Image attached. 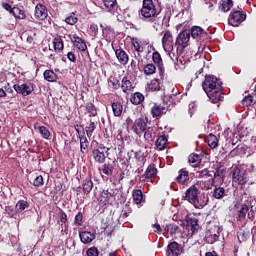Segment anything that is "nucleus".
I'll return each instance as SVG.
<instances>
[{
	"label": "nucleus",
	"instance_id": "nucleus-32",
	"mask_svg": "<svg viewBox=\"0 0 256 256\" xmlns=\"http://www.w3.org/2000/svg\"><path fill=\"white\" fill-rule=\"evenodd\" d=\"M82 191L84 195H89L93 191V180H91V177H87L82 181Z\"/></svg>",
	"mask_w": 256,
	"mask_h": 256
},
{
	"label": "nucleus",
	"instance_id": "nucleus-24",
	"mask_svg": "<svg viewBox=\"0 0 256 256\" xmlns=\"http://www.w3.org/2000/svg\"><path fill=\"white\" fill-rule=\"evenodd\" d=\"M115 165V161L104 162L102 165V173L106 175V177H113Z\"/></svg>",
	"mask_w": 256,
	"mask_h": 256
},
{
	"label": "nucleus",
	"instance_id": "nucleus-55",
	"mask_svg": "<svg viewBox=\"0 0 256 256\" xmlns=\"http://www.w3.org/2000/svg\"><path fill=\"white\" fill-rule=\"evenodd\" d=\"M77 21H79V18H77L75 14H72L65 18V23H67V25H75Z\"/></svg>",
	"mask_w": 256,
	"mask_h": 256
},
{
	"label": "nucleus",
	"instance_id": "nucleus-62",
	"mask_svg": "<svg viewBox=\"0 0 256 256\" xmlns=\"http://www.w3.org/2000/svg\"><path fill=\"white\" fill-rule=\"evenodd\" d=\"M90 31H91L92 33H94V35H95V37H96V35L99 33V26H98L97 24H95V23H92V24L90 25Z\"/></svg>",
	"mask_w": 256,
	"mask_h": 256
},
{
	"label": "nucleus",
	"instance_id": "nucleus-61",
	"mask_svg": "<svg viewBox=\"0 0 256 256\" xmlns=\"http://www.w3.org/2000/svg\"><path fill=\"white\" fill-rule=\"evenodd\" d=\"M74 129H75L76 133L78 134V137L80 135H83V131H85V129H83V126L79 125V124L74 125Z\"/></svg>",
	"mask_w": 256,
	"mask_h": 256
},
{
	"label": "nucleus",
	"instance_id": "nucleus-7",
	"mask_svg": "<svg viewBox=\"0 0 256 256\" xmlns=\"http://www.w3.org/2000/svg\"><path fill=\"white\" fill-rule=\"evenodd\" d=\"M13 89L23 97H28V95H31L35 91V84L31 81H26L23 84H14Z\"/></svg>",
	"mask_w": 256,
	"mask_h": 256
},
{
	"label": "nucleus",
	"instance_id": "nucleus-1",
	"mask_svg": "<svg viewBox=\"0 0 256 256\" xmlns=\"http://www.w3.org/2000/svg\"><path fill=\"white\" fill-rule=\"evenodd\" d=\"M203 91L211 103H219L225 99L223 96V81L214 75H206L202 82Z\"/></svg>",
	"mask_w": 256,
	"mask_h": 256
},
{
	"label": "nucleus",
	"instance_id": "nucleus-6",
	"mask_svg": "<svg viewBox=\"0 0 256 256\" xmlns=\"http://www.w3.org/2000/svg\"><path fill=\"white\" fill-rule=\"evenodd\" d=\"M220 233L219 226L217 225H208L205 233V241L209 245H213L216 241H219Z\"/></svg>",
	"mask_w": 256,
	"mask_h": 256
},
{
	"label": "nucleus",
	"instance_id": "nucleus-46",
	"mask_svg": "<svg viewBox=\"0 0 256 256\" xmlns=\"http://www.w3.org/2000/svg\"><path fill=\"white\" fill-rule=\"evenodd\" d=\"M149 91H161V81L159 79L154 78L148 84Z\"/></svg>",
	"mask_w": 256,
	"mask_h": 256
},
{
	"label": "nucleus",
	"instance_id": "nucleus-18",
	"mask_svg": "<svg viewBox=\"0 0 256 256\" xmlns=\"http://www.w3.org/2000/svg\"><path fill=\"white\" fill-rule=\"evenodd\" d=\"M162 33V47L164 49H173V34L171 33V31L166 30Z\"/></svg>",
	"mask_w": 256,
	"mask_h": 256
},
{
	"label": "nucleus",
	"instance_id": "nucleus-26",
	"mask_svg": "<svg viewBox=\"0 0 256 256\" xmlns=\"http://www.w3.org/2000/svg\"><path fill=\"white\" fill-rule=\"evenodd\" d=\"M211 195H212V199L221 200L224 197H227V190L225 189V187L215 186V188L211 192Z\"/></svg>",
	"mask_w": 256,
	"mask_h": 256
},
{
	"label": "nucleus",
	"instance_id": "nucleus-43",
	"mask_svg": "<svg viewBox=\"0 0 256 256\" xmlns=\"http://www.w3.org/2000/svg\"><path fill=\"white\" fill-rule=\"evenodd\" d=\"M25 209H29V202L25 200H19L15 205L16 213H23Z\"/></svg>",
	"mask_w": 256,
	"mask_h": 256
},
{
	"label": "nucleus",
	"instance_id": "nucleus-11",
	"mask_svg": "<svg viewBox=\"0 0 256 256\" xmlns=\"http://www.w3.org/2000/svg\"><path fill=\"white\" fill-rule=\"evenodd\" d=\"M92 158L94 163H98V165L105 163L107 156H105V146L103 144L92 150Z\"/></svg>",
	"mask_w": 256,
	"mask_h": 256
},
{
	"label": "nucleus",
	"instance_id": "nucleus-17",
	"mask_svg": "<svg viewBox=\"0 0 256 256\" xmlns=\"http://www.w3.org/2000/svg\"><path fill=\"white\" fill-rule=\"evenodd\" d=\"M120 89L123 93L129 95L131 91L135 89V86H133V82L131 81V79H129V77L124 76L121 80Z\"/></svg>",
	"mask_w": 256,
	"mask_h": 256
},
{
	"label": "nucleus",
	"instance_id": "nucleus-14",
	"mask_svg": "<svg viewBox=\"0 0 256 256\" xmlns=\"http://www.w3.org/2000/svg\"><path fill=\"white\" fill-rule=\"evenodd\" d=\"M186 229L195 233V231H199V219L195 217V214H187L186 215Z\"/></svg>",
	"mask_w": 256,
	"mask_h": 256
},
{
	"label": "nucleus",
	"instance_id": "nucleus-3",
	"mask_svg": "<svg viewBox=\"0 0 256 256\" xmlns=\"http://www.w3.org/2000/svg\"><path fill=\"white\" fill-rule=\"evenodd\" d=\"M200 194L201 191H199L197 185H192L186 190L183 199L193 205L195 209H203V207L207 205V202L201 199Z\"/></svg>",
	"mask_w": 256,
	"mask_h": 256
},
{
	"label": "nucleus",
	"instance_id": "nucleus-52",
	"mask_svg": "<svg viewBox=\"0 0 256 256\" xmlns=\"http://www.w3.org/2000/svg\"><path fill=\"white\" fill-rule=\"evenodd\" d=\"M34 187H43L45 185V180L42 175H38L34 178L33 181Z\"/></svg>",
	"mask_w": 256,
	"mask_h": 256
},
{
	"label": "nucleus",
	"instance_id": "nucleus-60",
	"mask_svg": "<svg viewBox=\"0 0 256 256\" xmlns=\"http://www.w3.org/2000/svg\"><path fill=\"white\" fill-rule=\"evenodd\" d=\"M2 7L5 9V11H8L11 15L13 14L14 8L11 6V4L4 2L2 3Z\"/></svg>",
	"mask_w": 256,
	"mask_h": 256
},
{
	"label": "nucleus",
	"instance_id": "nucleus-8",
	"mask_svg": "<svg viewBox=\"0 0 256 256\" xmlns=\"http://www.w3.org/2000/svg\"><path fill=\"white\" fill-rule=\"evenodd\" d=\"M191 39V32L189 30L181 31L176 37L175 46L177 49H187L189 47V41Z\"/></svg>",
	"mask_w": 256,
	"mask_h": 256
},
{
	"label": "nucleus",
	"instance_id": "nucleus-29",
	"mask_svg": "<svg viewBox=\"0 0 256 256\" xmlns=\"http://www.w3.org/2000/svg\"><path fill=\"white\" fill-rule=\"evenodd\" d=\"M168 139L166 135H161L156 139L155 147L158 151H165L167 149Z\"/></svg>",
	"mask_w": 256,
	"mask_h": 256
},
{
	"label": "nucleus",
	"instance_id": "nucleus-54",
	"mask_svg": "<svg viewBox=\"0 0 256 256\" xmlns=\"http://www.w3.org/2000/svg\"><path fill=\"white\" fill-rule=\"evenodd\" d=\"M81 157H85L89 153V143H80Z\"/></svg>",
	"mask_w": 256,
	"mask_h": 256
},
{
	"label": "nucleus",
	"instance_id": "nucleus-23",
	"mask_svg": "<svg viewBox=\"0 0 256 256\" xmlns=\"http://www.w3.org/2000/svg\"><path fill=\"white\" fill-rule=\"evenodd\" d=\"M226 173H227V167L223 165L218 166L215 169V171H213L212 185L213 183H215V179L224 181Z\"/></svg>",
	"mask_w": 256,
	"mask_h": 256
},
{
	"label": "nucleus",
	"instance_id": "nucleus-5",
	"mask_svg": "<svg viewBox=\"0 0 256 256\" xmlns=\"http://www.w3.org/2000/svg\"><path fill=\"white\" fill-rule=\"evenodd\" d=\"M232 182L236 185H245L247 183V169L242 165L235 166L232 171Z\"/></svg>",
	"mask_w": 256,
	"mask_h": 256
},
{
	"label": "nucleus",
	"instance_id": "nucleus-47",
	"mask_svg": "<svg viewBox=\"0 0 256 256\" xmlns=\"http://www.w3.org/2000/svg\"><path fill=\"white\" fill-rule=\"evenodd\" d=\"M130 43L137 53H143L145 48H143V45H141V41H139V38H131Z\"/></svg>",
	"mask_w": 256,
	"mask_h": 256
},
{
	"label": "nucleus",
	"instance_id": "nucleus-36",
	"mask_svg": "<svg viewBox=\"0 0 256 256\" xmlns=\"http://www.w3.org/2000/svg\"><path fill=\"white\" fill-rule=\"evenodd\" d=\"M114 117H121L123 115V104L119 101L111 104Z\"/></svg>",
	"mask_w": 256,
	"mask_h": 256
},
{
	"label": "nucleus",
	"instance_id": "nucleus-33",
	"mask_svg": "<svg viewBox=\"0 0 256 256\" xmlns=\"http://www.w3.org/2000/svg\"><path fill=\"white\" fill-rule=\"evenodd\" d=\"M145 101V95L141 92H135L130 96V102L132 105H141Z\"/></svg>",
	"mask_w": 256,
	"mask_h": 256
},
{
	"label": "nucleus",
	"instance_id": "nucleus-40",
	"mask_svg": "<svg viewBox=\"0 0 256 256\" xmlns=\"http://www.w3.org/2000/svg\"><path fill=\"white\" fill-rule=\"evenodd\" d=\"M86 112L88 113V117H97V107L92 102H88L85 104Z\"/></svg>",
	"mask_w": 256,
	"mask_h": 256
},
{
	"label": "nucleus",
	"instance_id": "nucleus-57",
	"mask_svg": "<svg viewBox=\"0 0 256 256\" xmlns=\"http://www.w3.org/2000/svg\"><path fill=\"white\" fill-rule=\"evenodd\" d=\"M87 256H99V249L95 246H92L86 250Z\"/></svg>",
	"mask_w": 256,
	"mask_h": 256
},
{
	"label": "nucleus",
	"instance_id": "nucleus-10",
	"mask_svg": "<svg viewBox=\"0 0 256 256\" xmlns=\"http://www.w3.org/2000/svg\"><path fill=\"white\" fill-rule=\"evenodd\" d=\"M167 111H171V105L163 102L162 104L154 103L151 108L152 117H163L167 113Z\"/></svg>",
	"mask_w": 256,
	"mask_h": 256
},
{
	"label": "nucleus",
	"instance_id": "nucleus-15",
	"mask_svg": "<svg viewBox=\"0 0 256 256\" xmlns=\"http://www.w3.org/2000/svg\"><path fill=\"white\" fill-rule=\"evenodd\" d=\"M177 183L179 185H184L187 187L191 183V177L189 176V170L187 168H182L178 171V176L176 177Z\"/></svg>",
	"mask_w": 256,
	"mask_h": 256
},
{
	"label": "nucleus",
	"instance_id": "nucleus-16",
	"mask_svg": "<svg viewBox=\"0 0 256 256\" xmlns=\"http://www.w3.org/2000/svg\"><path fill=\"white\" fill-rule=\"evenodd\" d=\"M132 198L134 205H137L138 207H143V204L147 203V197L143 194V191H141V189L133 190Z\"/></svg>",
	"mask_w": 256,
	"mask_h": 256
},
{
	"label": "nucleus",
	"instance_id": "nucleus-13",
	"mask_svg": "<svg viewBox=\"0 0 256 256\" xmlns=\"http://www.w3.org/2000/svg\"><path fill=\"white\" fill-rule=\"evenodd\" d=\"M152 61L154 65H157L159 75L161 79H165V64L163 63V58L159 51H154L152 54Z\"/></svg>",
	"mask_w": 256,
	"mask_h": 256
},
{
	"label": "nucleus",
	"instance_id": "nucleus-28",
	"mask_svg": "<svg viewBox=\"0 0 256 256\" xmlns=\"http://www.w3.org/2000/svg\"><path fill=\"white\" fill-rule=\"evenodd\" d=\"M189 33L192 37V39H196L199 41L201 39V35H207V32L201 28V26H192L191 29L189 30Z\"/></svg>",
	"mask_w": 256,
	"mask_h": 256
},
{
	"label": "nucleus",
	"instance_id": "nucleus-12",
	"mask_svg": "<svg viewBox=\"0 0 256 256\" xmlns=\"http://www.w3.org/2000/svg\"><path fill=\"white\" fill-rule=\"evenodd\" d=\"M103 3L104 7L107 9L108 13H111V15L119 17V15L123 13V10H121L117 0H103Z\"/></svg>",
	"mask_w": 256,
	"mask_h": 256
},
{
	"label": "nucleus",
	"instance_id": "nucleus-56",
	"mask_svg": "<svg viewBox=\"0 0 256 256\" xmlns=\"http://www.w3.org/2000/svg\"><path fill=\"white\" fill-rule=\"evenodd\" d=\"M74 223L78 226L83 225V212L81 210L75 215Z\"/></svg>",
	"mask_w": 256,
	"mask_h": 256
},
{
	"label": "nucleus",
	"instance_id": "nucleus-48",
	"mask_svg": "<svg viewBox=\"0 0 256 256\" xmlns=\"http://www.w3.org/2000/svg\"><path fill=\"white\" fill-rule=\"evenodd\" d=\"M13 17L15 19H26L27 16L25 15V10H22L19 7H14V11L12 12Z\"/></svg>",
	"mask_w": 256,
	"mask_h": 256
},
{
	"label": "nucleus",
	"instance_id": "nucleus-58",
	"mask_svg": "<svg viewBox=\"0 0 256 256\" xmlns=\"http://www.w3.org/2000/svg\"><path fill=\"white\" fill-rule=\"evenodd\" d=\"M58 217H60V223H67V213H65L61 208H59Z\"/></svg>",
	"mask_w": 256,
	"mask_h": 256
},
{
	"label": "nucleus",
	"instance_id": "nucleus-51",
	"mask_svg": "<svg viewBox=\"0 0 256 256\" xmlns=\"http://www.w3.org/2000/svg\"><path fill=\"white\" fill-rule=\"evenodd\" d=\"M178 229H179V226H177V224H167L164 228V230L167 233H170V235H175Z\"/></svg>",
	"mask_w": 256,
	"mask_h": 256
},
{
	"label": "nucleus",
	"instance_id": "nucleus-9",
	"mask_svg": "<svg viewBox=\"0 0 256 256\" xmlns=\"http://www.w3.org/2000/svg\"><path fill=\"white\" fill-rule=\"evenodd\" d=\"M247 19V15H245L241 10H235L230 13L228 18V23L232 27H239L243 21Z\"/></svg>",
	"mask_w": 256,
	"mask_h": 256
},
{
	"label": "nucleus",
	"instance_id": "nucleus-45",
	"mask_svg": "<svg viewBox=\"0 0 256 256\" xmlns=\"http://www.w3.org/2000/svg\"><path fill=\"white\" fill-rule=\"evenodd\" d=\"M232 7H233V0H222L219 9H221L223 13H229Z\"/></svg>",
	"mask_w": 256,
	"mask_h": 256
},
{
	"label": "nucleus",
	"instance_id": "nucleus-59",
	"mask_svg": "<svg viewBox=\"0 0 256 256\" xmlns=\"http://www.w3.org/2000/svg\"><path fill=\"white\" fill-rule=\"evenodd\" d=\"M66 57L71 63H77V56L75 55V52H68Z\"/></svg>",
	"mask_w": 256,
	"mask_h": 256
},
{
	"label": "nucleus",
	"instance_id": "nucleus-21",
	"mask_svg": "<svg viewBox=\"0 0 256 256\" xmlns=\"http://www.w3.org/2000/svg\"><path fill=\"white\" fill-rule=\"evenodd\" d=\"M79 238L81 243L84 245H89V243H93V241H95V233L89 231H80Z\"/></svg>",
	"mask_w": 256,
	"mask_h": 256
},
{
	"label": "nucleus",
	"instance_id": "nucleus-30",
	"mask_svg": "<svg viewBox=\"0 0 256 256\" xmlns=\"http://www.w3.org/2000/svg\"><path fill=\"white\" fill-rule=\"evenodd\" d=\"M196 177H199L200 179H209L210 183L213 184V171L207 168L196 171Z\"/></svg>",
	"mask_w": 256,
	"mask_h": 256
},
{
	"label": "nucleus",
	"instance_id": "nucleus-20",
	"mask_svg": "<svg viewBox=\"0 0 256 256\" xmlns=\"http://www.w3.org/2000/svg\"><path fill=\"white\" fill-rule=\"evenodd\" d=\"M70 40L72 41L74 47L78 49V51H87V44L85 43V40L77 36V34H74L72 37H70Z\"/></svg>",
	"mask_w": 256,
	"mask_h": 256
},
{
	"label": "nucleus",
	"instance_id": "nucleus-19",
	"mask_svg": "<svg viewBox=\"0 0 256 256\" xmlns=\"http://www.w3.org/2000/svg\"><path fill=\"white\" fill-rule=\"evenodd\" d=\"M166 254L168 256H179L181 255V245L175 241L170 242L167 246Z\"/></svg>",
	"mask_w": 256,
	"mask_h": 256
},
{
	"label": "nucleus",
	"instance_id": "nucleus-39",
	"mask_svg": "<svg viewBox=\"0 0 256 256\" xmlns=\"http://www.w3.org/2000/svg\"><path fill=\"white\" fill-rule=\"evenodd\" d=\"M201 156L198 154H191L188 157V163L191 165V167H201Z\"/></svg>",
	"mask_w": 256,
	"mask_h": 256
},
{
	"label": "nucleus",
	"instance_id": "nucleus-35",
	"mask_svg": "<svg viewBox=\"0 0 256 256\" xmlns=\"http://www.w3.org/2000/svg\"><path fill=\"white\" fill-rule=\"evenodd\" d=\"M205 141L211 149H217L219 147V139L213 133L209 134Z\"/></svg>",
	"mask_w": 256,
	"mask_h": 256
},
{
	"label": "nucleus",
	"instance_id": "nucleus-27",
	"mask_svg": "<svg viewBox=\"0 0 256 256\" xmlns=\"http://www.w3.org/2000/svg\"><path fill=\"white\" fill-rule=\"evenodd\" d=\"M115 55L121 65H127L129 63V54L122 48L116 49Z\"/></svg>",
	"mask_w": 256,
	"mask_h": 256
},
{
	"label": "nucleus",
	"instance_id": "nucleus-2",
	"mask_svg": "<svg viewBox=\"0 0 256 256\" xmlns=\"http://www.w3.org/2000/svg\"><path fill=\"white\" fill-rule=\"evenodd\" d=\"M132 131L138 137H143L148 143L155 139V128L149 124L147 117L137 118L132 125Z\"/></svg>",
	"mask_w": 256,
	"mask_h": 256
},
{
	"label": "nucleus",
	"instance_id": "nucleus-34",
	"mask_svg": "<svg viewBox=\"0 0 256 256\" xmlns=\"http://www.w3.org/2000/svg\"><path fill=\"white\" fill-rule=\"evenodd\" d=\"M157 173V166H155V164H150L144 172V177L145 179H153V177L157 176Z\"/></svg>",
	"mask_w": 256,
	"mask_h": 256
},
{
	"label": "nucleus",
	"instance_id": "nucleus-64",
	"mask_svg": "<svg viewBox=\"0 0 256 256\" xmlns=\"http://www.w3.org/2000/svg\"><path fill=\"white\" fill-rule=\"evenodd\" d=\"M6 213H8V215L13 217V215H15V210L13 209V207L8 206V207H6Z\"/></svg>",
	"mask_w": 256,
	"mask_h": 256
},
{
	"label": "nucleus",
	"instance_id": "nucleus-25",
	"mask_svg": "<svg viewBox=\"0 0 256 256\" xmlns=\"http://www.w3.org/2000/svg\"><path fill=\"white\" fill-rule=\"evenodd\" d=\"M52 45L56 53H63V49H65V43L63 42L61 35H56L53 38Z\"/></svg>",
	"mask_w": 256,
	"mask_h": 256
},
{
	"label": "nucleus",
	"instance_id": "nucleus-37",
	"mask_svg": "<svg viewBox=\"0 0 256 256\" xmlns=\"http://www.w3.org/2000/svg\"><path fill=\"white\" fill-rule=\"evenodd\" d=\"M108 87L114 91H119L121 89V81L119 78L112 76L108 79Z\"/></svg>",
	"mask_w": 256,
	"mask_h": 256
},
{
	"label": "nucleus",
	"instance_id": "nucleus-63",
	"mask_svg": "<svg viewBox=\"0 0 256 256\" xmlns=\"http://www.w3.org/2000/svg\"><path fill=\"white\" fill-rule=\"evenodd\" d=\"M79 137L80 143H89V140L85 136V131L82 132V134Z\"/></svg>",
	"mask_w": 256,
	"mask_h": 256
},
{
	"label": "nucleus",
	"instance_id": "nucleus-31",
	"mask_svg": "<svg viewBox=\"0 0 256 256\" xmlns=\"http://www.w3.org/2000/svg\"><path fill=\"white\" fill-rule=\"evenodd\" d=\"M134 159L136 161L137 167H144L145 161H147V159L145 158V152H143V150H138L134 152Z\"/></svg>",
	"mask_w": 256,
	"mask_h": 256
},
{
	"label": "nucleus",
	"instance_id": "nucleus-4",
	"mask_svg": "<svg viewBox=\"0 0 256 256\" xmlns=\"http://www.w3.org/2000/svg\"><path fill=\"white\" fill-rule=\"evenodd\" d=\"M139 15L142 16V19H148L150 23H153V21H155V17L159 15V12H157V6H155V2H153V0H143Z\"/></svg>",
	"mask_w": 256,
	"mask_h": 256
},
{
	"label": "nucleus",
	"instance_id": "nucleus-53",
	"mask_svg": "<svg viewBox=\"0 0 256 256\" xmlns=\"http://www.w3.org/2000/svg\"><path fill=\"white\" fill-rule=\"evenodd\" d=\"M253 101V95H247L242 99V105H244V107H251V105H253Z\"/></svg>",
	"mask_w": 256,
	"mask_h": 256
},
{
	"label": "nucleus",
	"instance_id": "nucleus-42",
	"mask_svg": "<svg viewBox=\"0 0 256 256\" xmlns=\"http://www.w3.org/2000/svg\"><path fill=\"white\" fill-rule=\"evenodd\" d=\"M109 199H111V193H109V190H103L98 201L101 205H107L109 203Z\"/></svg>",
	"mask_w": 256,
	"mask_h": 256
},
{
	"label": "nucleus",
	"instance_id": "nucleus-38",
	"mask_svg": "<svg viewBox=\"0 0 256 256\" xmlns=\"http://www.w3.org/2000/svg\"><path fill=\"white\" fill-rule=\"evenodd\" d=\"M143 73L147 77H151V75H155L157 73V66L154 63H149L144 65Z\"/></svg>",
	"mask_w": 256,
	"mask_h": 256
},
{
	"label": "nucleus",
	"instance_id": "nucleus-22",
	"mask_svg": "<svg viewBox=\"0 0 256 256\" xmlns=\"http://www.w3.org/2000/svg\"><path fill=\"white\" fill-rule=\"evenodd\" d=\"M36 19H39L40 21H45L47 19V7L43 4H37L35 7V13H34Z\"/></svg>",
	"mask_w": 256,
	"mask_h": 256
},
{
	"label": "nucleus",
	"instance_id": "nucleus-50",
	"mask_svg": "<svg viewBox=\"0 0 256 256\" xmlns=\"http://www.w3.org/2000/svg\"><path fill=\"white\" fill-rule=\"evenodd\" d=\"M95 129H97V125L95 124V122L90 121V124L85 127L87 137H92L93 131H95Z\"/></svg>",
	"mask_w": 256,
	"mask_h": 256
},
{
	"label": "nucleus",
	"instance_id": "nucleus-41",
	"mask_svg": "<svg viewBox=\"0 0 256 256\" xmlns=\"http://www.w3.org/2000/svg\"><path fill=\"white\" fill-rule=\"evenodd\" d=\"M44 79L48 81V83H55L57 81L58 77L56 73L53 70H46L44 73Z\"/></svg>",
	"mask_w": 256,
	"mask_h": 256
},
{
	"label": "nucleus",
	"instance_id": "nucleus-49",
	"mask_svg": "<svg viewBox=\"0 0 256 256\" xmlns=\"http://www.w3.org/2000/svg\"><path fill=\"white\" fill-rule=\"evenodd\" d=\"M38 131H39L41 137H43V139H49L51 137V132L45 126L38 127Z\"/></svg>",
	"mask_w": 256,
	"mask_h": 256
},
{
	"label": "nucleus",
	"instance_id": "nucleus-44",
	"mask_svg": "<svg viewBox=\"0 0 256 256\" xmlns=\"http://www.w3.org/2000/svg\"><path fill=\"white\" fill-rule=\"evenodd\" d=\"M247 213H249V206L245 203L241 204L240 210H238V221H243L247 217Z\"/></svg>",
	"mask_w": 256,
	"mask_h": 256
}]
</instances>
